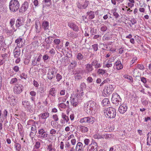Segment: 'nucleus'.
Returning <instances> with one entry per match:
<instances>
[{"label": "nucleus", "instance_id": "nucleus-18", "mask_svg": "<svg viewBox=\"0 0 151 151\" xmlns=\"http://www.w3.org/2000/svg\"><path fill=\"white\" fill-rule=\"evenodd\" d=\"M24 22L22 20V17H19L16 20L15 25L18 28L20 26L23 25Z\"/></svg>", "mask_w": 151, "mask_h": 151}, {"label": "nucleus", "instance_id": "nucleus-60", "mask_svg": "<svg viewBox=\"0 0 151 151\" xmlns=\"http://www.w3.org/2000/svg\"><path fill=\"white\" fill-rule=\"evenodd\" d=\"M104 92H106V93L107 94H111V91L109 89V88L108 87H107V88H105L104 89Z\"/></svg>", "mask_w": 151, "mask_h": 151}, {"label": "nucleus", "instance_id": "nucleus-47", "mask_svg": "<svg viewBox=\"0 0 151 151\" xmlns=\"http://www.w3.org/2000/svg\"><path fill=\"white\" fill-rule=\"evenodd\" d=\"M54 42L55 45L58 46L60 42V40L59 39H55L54 40Z\"/></svg>", "mask_w": 151, "mask_h": 151}, {"label": "nucleus", "instance_id": "nucleus-28", "mask_svg": "<svg viewBox=\"0 0 151 151\" xmlns=\"http://www.w3.org/2000/svg\"><path fill=\"white\" fill-rule=\"evenodd\" d=\"M49 115L48 112H45L40 114L39 116L42 119H46L49 117Z\"/></svg>", "mask_w": 151, "mask_h": 151}, {"label": "nucleus", "instance_id": "nucleus-27", "mask_svg": "<svg viewBox=\"0 0 151 151\" xmlns=\"http://www.w3.org/2000/svg\"><path fill=\"white\" fill-rule=\"evenodd\" d=\"M14 53L15 58H18L20 55V50L19 49H17L16 47L14 51Z\"/></svg>", "mask_w": 151, "mask_h": 151}, {"label": "nucleus", "instance_id": "nucleus-22", "mask_svg": "<svg viewBox=\"0 0 151 151\" xmlns=\"http://www.w3.org/2000/svg\"><path fill=\"white\" fill-rule=\"evenodd\" d=\"M93 70V68L91 64H88L86 65V72L88 74L90 73V72Z\"/></svg>", "mask_w": 151, "mask_h": 151}, {"label": "nucleus", "instance_id": "nucleus-64", "mask_svg": "<svg viewBox=\"0 0 151 151\" xmlns=\"http://www.w3.org/2000/svg\"><path fill=\"white\" fill-rule=\"evenodd\" d=\"M56 132V131L54 129H52L50 131V134L53 135L55 134Z\"/></svg>", "mask_w": 151, "mask_h": 151}, {"label": "nucleus", "instance_id": "nucleus-6", "mask_svg": "<svg viewBox=\"0 0 151 151\" xmlns=\"http://www.w3.org/2000/svg\"><path fill=\"white\" fill-rule=\"evenodd\" d=\"M111 100L112 103L116 104L117 106L118 104H119V103L121 104L122 100L119 95H112Z\"/></svg>", "mask_w": 151, "mask_h": 151}, {"label": "nucleus", "instance_id": "nucleus-61", "mask_svg": "<svg viewBox=\"0 0 151 151\" xmlns=\"http://www.w3.org/2000/svg\"><path fill=\"white\" fill-rule=\"evenodd\" d=\"M137 68H138L141 70L144 69V66L143 65L139 64L137 65Z\"/></svg>", "mask_w": 151, "mask_h": 151}, {"label": "nucleus", "instance_id": "nucleus-26", "mask_svg": "<svg viewBox=\"0 0 151 151\" xmlns=\"http://www.w3.org/2000/svg\"><path fill=\"white\" fill-rule=\"evenodd\" d=\"M43 3H45V5L43 6L42 9L43 10H44V8L46 6H49L51 4V0H44L42 1Z\"/></svg>", "mask_w": 151, "mask_h": 151}, {"label": "nucleus", "instance_id": "nucleus-43", "mask_svg": "<svg viewBox=\"0 0 151 151\" xmlns=\"http://www.w3.org/2000/svg\"><path fill=\"white\" fill-rule=\"evenodd\" d=\"M97 72L99 74L103 75L105 73L106 71L101 69H99L98 70Z\"/></svg>", "mask_w": 151, "mask_h": 151}, {"label": "nucleus", "instance_id": "nucleus-58", "mask_svg": "<svg viewBox=\"0 0 151 151\" xmlns=\"http://www.w3.org/2000/svg\"><path fill=\"white\" fill-rule=\"evenodd\" d=\"M98 45L97 44H95L92 45L93 50L95 51H96L98 50Z\"/></svg>", "mask_w": 151, "mask_h": 151}, {"label": "nucleus", "instance_id": "nucleus-3", "mask_svg": "<svg viewBox=\"0 0 151 151\" xmlns=\"http://www.w3.org/2000/svg\"><path fill=\"white\" fill-rule=\"evenodd\" d=\"M95 119L94 118L91 116L85 117L80 119L79 122L84 125L87 123L92 124L93 123Z\"/></svg>", "mask_w": 151, "mask_h": 151}, {"label": "nucleus", "instance_id": "nucleus-8", "mask_svg": "<svg viewBox=\"0 0 151 151\" xmlns=\"http://www.w3.org/2000/svg\"><path fill=\"white\" fill-rule=\"evenodd\" d=\"M39 137L43 139L46 138L47 137V134L46 133L45 130L43 128L40 129L38 131Z\"/></svg>", "mask_w": 151, "mask_h": 151}, {"label": "nucleus", "instance_id": "nucleus-44", "mask_svg": "<svg viewBox=\"0 0 151 151\" xmlns=\"http://www.w3.org/2000/svg\"><path fill=\"white\" fill-rule=\"evenodd\" d=\"M37 62H38V61H37V60H36L35 58L34 59L32 60V64L33 66H35L36 65L38 66L39 65V64H37Z\"/></svg>", "mask_w": 151, "mask_h": 151}, {"label": "nucleus", "instance_id": "nucleus-33", "mask_svg": "<svg viewBox=\"0 0 151 151\" xmlns=\"http://www.w3.org/2000/svg\"><path fill=\"white\" fill-rule=\"evenodd\" d=\"M15 143V144H14V147L16 149V150L17 151H20L21 149V145L18 143Z\"/></svg>", "mask_w": 151, "mask_h": 151}, {"label": "nucleus", "instance_id": "nucleus-54", "mask_svg": "<svg viewBox=\"0 0 151 151\" xmlns=\"http://www.w3.org/2000/svg\"><path fill=\"white\" fill-rule=\"evenodd\" d=\"M147 145H151V138L147 137Z\"/></svg>", "mask_w": 151, "mask_h": 151}, {"label": "nucleus", "instance_id": "nucleus-10", "mask_svg": "<svg viewBox=\"0 0 151 151\" xmlns=\"http://www.w3.org/2000/svg\"><path fill=\"white\" fill-rule=\"evenodd\" d=\"M29 4L27 1H25L22 5V6L19 9V12L23 13L26 11L27 9Z\"/></svg>", "mask_w": 151, "mask_h": 151}, {"label": "nucleus", "instance_id": "nucleus-29", "mask_svg": "<svg viewBox=\"0 0 151 151\" xmlns=\"http://www.w3.org/2000/svg\"><path fill=\"white\" fill-rule=\"evenodd\" d=\"M109 103V100L107 98H105L102 100L101 104L103 106H107Z\"/></svg>", "mask_w": 151, "mask_h": 151}, {"label": "nucleus", "instance_id": "nucleus-25", "mask_svg": "<svg viewBox=\"0 0 151 151\" xmlns=\"http://www.w3.org/2000/svg\"><path fill=\"white\" fill-rule=\"evenodd\" d=\"M83 146V145L81 142H79L78 143L76 147V151H79L82 150Z\"/></svg>", "mask_w": 151, "mask_h": 151}, {"label": "nucleus", "instance_id": "nucleus-31", "mask_svg": "<svg viewBox=\"0 0 151 151\" xmlns=\"http://www.w3.org/2000/svg\"><path fill=\"white\" fill-rule=\"evenodd\" d=\"M42 27L46 30L48 29L49 27V23L47 21H44L42 23Z\"/></svg>", "mask_w": 151, "mask_h": 151}, {"label": "nucleus", "instance_id": "nucleus-39", "mask_svg": "<svg viewBox=\"0 0 151 151\" xmlns=\"http://www.w3.org/2000/svg\"><path fill=\"white\" fill-rule=\"evenodd\" d=\"M83 55L81 53H79L77 54L76 58L78 60H81L83 58Z\"/></svg>", "mask_w": 151, "mask_h": 151}, {"label": "nucleus", "instance_id": "nucleus-5", "mask_svg": "<svg viewBox=\"0 0 151 151\" xmlns=\"http://www.w3.org/2000/svg\"><path fill=\"white\" fill-rule=\"evenodd\" d=\"M22 104L23 107L26 110L30 113H32L33 111V108L30 105V103L27 101H22Z\"/></svg>", "mask_w": 151, "mask_h": 151}, {"label": "nucleus", "instance_id": "nucleus-49", "mask_svg": "<svg viewBox=\"0 0 151 151\" xmlns=\"http://www.w3.org/2000/svg\"><path fill=\"white\" fill-rule=\"evenodd\" d=\"M109 61L110 60L108 61V63H107L105 65V67L109 68L112 66V64L111 63H110V62H109Z\"/></svg>", "mask_w": 151, "mask_h": 151}, {"label": "nucleus", "instance_id": "nucleus-55", "mask_svg": "<svg viewBox=\"0 0 151 151\" xmlns=\"http://www.w3.org/2000/svg\"><path fill=\"white\" fill-rule=\"evenodd\" d=\"M125 78L127 79V81L129 82H130L131 83L133 82V78L131 76H128L127 77H125Z\"/></svg>", "mask_w": 151, "mask_h": 151}, {"label": "nucleus", "instance_id": "nucleus-35", "mask_svg": "<svg viewBox=\"0 0 151 151\" xmlns=\"http://www.w3.org/2000/svg\"><path fill=\"white\" fill-rule=\"evenodd\" d=\"M8 99H9V101H12V102H13V101H14L13 103L14 104L15 103H16L17 100L12 95L11 96H9L8 97Z\"/></svg>", "mask_w": 151, "mask_h": 151}, {"label": "nucleus", "instance_id": "nucleus-50", "mask_svg": "<svg viewBox=\"0 0 151 151\" xmlns=\"http://www.w3.org/2000/svg\"><path fill=\"white\" fill-rule=\"evenodd\" d=\"M20 77L21 79H24L26 80L27 78V76L25 73H23L21 75Z\"/></svg>", "mask_w": 151, "mask_h": 151}, {"label": "nucleus", "instance_id": "nucleus-62", "mask_svg": "<svg viewBox=\"0 0 151 151\" xmlns=\"http://www.w3.org/2000/svg\"><path fill=\"white\" fill-rule=\"evenodd\" d=\"M142 104L144 106H146L148 104V102L147 101L142 99Z\"/></svg>", "mask_w": 151, "mask_h": 151}, {"label": "nucleus", "instance_id": "nucleus-56", "mask_svg": "<svg viewBox=\"0 0 151 151\" xmlns=\"http://www.w3.org/2000/svg\"><path fill=\"white\" fill-rule=\"evenodd\" d=\"M20 125V127H19V124H18V129H19V132L20 134L22 133L23 131V127L20 124H19Z\"/></svg>", "mask_w": 151, "mask_h": 151}, {"label": "nucleus", "instance_id": "nucleus-1", "mask_svg": "<svg viewBox=\"0 0 151 151\" xmlns=\"http://www.w3.org/2000/svg\"><path fill=\"white\" fill-rule=\"evenodd\" d=\"M104 112L106 117L109 118H115L116 114L115 109L112 107H110L104 110Z\"/></svg>", "mask_w": 151, "mask_h": 151}, {"label": "nucleus", "instance_id": "nucleus-24", "mask_svg": "<svg viewBox=\"0 0 151 151\" xmlns=\"http://www.w3.org/2000/svg\"><path fill=\"white\" fill-rule=\"evenodd\" d=\"M80 131L83 133L87 132L88 131V128L87 127L83 125L79 126Z\"/></svg>", "mask_w": 151, "mask_h": 151}, {"label": "nucleus", "instance_id": "nucleus-40", "mask_svg": "<svg viewBox=\"0 0 151 151\" xmlns=\"http://www.w3.org/2000/svg\"><path fill=\"white\" fill-rule=\"evenodd\" d=\"M88 1H85L84 2V4L80 8L81 9H85L86 8L88 5Z\"/></svg>", "mask_w": 151, "mask_h": 151}, {"label": "nucleus", "instance_id": "nucleus-63", "mask_svg": "<svg viewBox=\"0 0 151 151\" xmlns=\"http://www.w3.org/2000/svg\"><path fill=\"white\" fill-rule=\"evenodd\" d=\"M13 69L15 72H17L19 71V68L18 66H15L14 67Z\"/></svg>", "mask_w": 151, "mask_h": 151}, {"label": "nucleus", "instance_id": "nucleus-32", "mask_svg": "<svg viewBox=\"0 0 151 151\" xmlns=\"http://www.w3.org/2000/svg\"><path fill=\"white\" fill-rule=\"evenodd\" d=\"M35 28L36 29V31L37 32H39V31L37 32L38 29L39 27H40V21L39 20H36L35 21Z\"/></svg>", "mask_w": 151, "mask_h": 151}, {"label": "nucleus", "instance_id": "nucleus-17", "mask_svg": "<svg viewBox=\"0 0 151 151\" xmlns=\"http://www.w3.org/2000/svg\"><path fill=\"white\" fill-rule=\"evenodd\" d=\"M17 43V46L19 47H21L25 45V42H23L22 39L21 37H19L15 41Z\"/></svg>", "mask_w": 151, "mask_h": 151}, {"label": "nucleus", "instance_id": "nucleus-13", "mask_svg": "<svg viewBox=\"0 0 151 151\" xmlns=\"http://www.w3.org/2000/svg\"><path fill=\"white\" fill-rule=\"evenodd\" d=\"M56 72L55 71V70L53 69H50L48 70L47 73V78L48 79L51 80L55 76V74Z\"/></svg>", "mask_w": 151, "mask_h": 151}, {"label": "nucleus", "instance_id": "nucleus-45", "mask_svg": "<svg viewBox=\"0 0 151 151\" xmlns=\"http://www.w3.org/2000/svg\"><path fill=\"white\" fill-rule=\"evenodd\" d=\"M8 112L5 109L3 111V116L4 119H6L7 118V115Z\"/></svg>", "mask_w": 151, "mask_h": 151}, {"label": "nucleus", "instance_id": "nucleus-38", "mask_svg": "<svg viewBox=\"0 0 151 151\" xmlns=\"http://www.w3.org/2000/svg\"><path fill=\"white\" fill-rule=\"evenodd\" d=\"M17 79L16 78H12L10 82L11 84H14L17 83Z\"/></svg>", "mask_w": 151, "mask_h": 151}, {"label": "nucleus", "instance_id": "nucleus-42", "mask_svg": "<svg viewBox=\"0 0 151 151\" xmlns=\"http://www.w3.org/2000/svg\"><path fill=\"white\" fill-rule=\"evenodd\" d=\"M56 78L58 82L62 78V76L59 73H57L56 75Z\"/></svg>", "mask_w": 151, "mask_h": 151}, {"label": "nucleus", "instance_id": "nucleus-9", "mask_svg": "<svg viewBox=\"0 0 151 151\" xmlns=\"http://www.w3.org/2000/svg\"><path fill=\"white\" fill-rule=\"evenodd\" d=\"M61 116L62 119H60V122L62 124H65L69 121V119L68 117L64 113H62Z\"/></svg>", "mask_w": 151, "mask_h": 151}, {"label": "nucleus", "instance_id": "nucleus-52", "mask_svg": "<svg viewBox=\"0 0 151 151\" xmlns=\"http://www.w3.org/2000/svg\"><path fill=\"white\" fill-rule=\"evenodd\" d=\"M36 132L31 131L30 133V137L32 139L34 138L36 134Z\"/></svg>", "mask_w": 151, "mask_h": 151}, {"label": "nucleus", "instance_id": "nucleus-59", "mask_svg": "<svg viewBox=\"0 0 151 151\" xmlns=\"http://www.w3.org/2000/svg\"><path fill=\"white\" fill-rule=\"evenodd\" d=\"M84 144L86 145H88L90 142V140L88 139H85L84 140Z\"/></svg>", "mask_w": 151, "mask_h": 151}, {"label": "nucleus", "instance_id": "nucleus-30", "mask_svg": "<svg viewBox=\"0 0 151 151\" xmlns=\"http://www.w3.org/2000/svg\"><path fill=\"white\" fill-rule=\"evenodd\" d=\"M52 37L51 36H49L47 37L45 40V42L48 44H51L52 40Z\"/></svg>", "mask_w": 151, "mask_h": 151}, {"label": "nucleus", "instance_id": "nucleus-4", "mask_svg": "<svg viewBox=\"0 0 151 151\" xmlns=\"http://www.w3.org/2000/svg\"><path fill=\"white\" fill-rule=\"evenodd\" d=\"M95 103L93 101H90L85 104L84 106L88 111L93 110L95 108Z\"/></svg>", "mask_w": 151, "mask_h": 151}, {"label": "nucleus", "instance_id": "nucleus-41", "mask_svg": "<svg viewBox=\"0 0 151 151\" xmlns=\"http://www.w3.org/2000/svg\"><path fill=\"white\" fill-rule=\"evenodd\" d=\"M116 9H114L112 10V12L113 13V14L114 16L116 18H117L119 17V14L117 12H116Z\"/></svg>", "mask_w": 151, "mask_h": 151}, {"label": "nucleus", "instance_id": "nucleus-14", "mask_svg": "<svg viewBox=\"0 0 151 151\" xmlns=\"http://www.w3.org/2000/svg\"><path fill=\"white\" fill-rule=\"evenodd\" d=\"M68 26L71 28L74 31L77 32L79 30L78 27L74 23L72 22H69L68 23Z\"/></svg>", "mask_w": 151, "mask_h": 151}, {"label": "nucleus", "instance_id": "nucleus-34", "mask_svg": "<svg viewBox=\"0 0 151 151\" xmlns=\"http://www.w3.org/2000/svg\"><path fill=\"white\" fill-rule=\"evenodd\" d=\"M75 77L76 80H81L82 78V74L80 73H77L75 74Z\"/></svg>", "mask_w": 151, "mask_h": 151}, {"label": "nucleus", "instance_id": "nucleus-46", "mask_svg": "<svg viewBox=\"0 0 151 151\" xmlns=\"http://www.w3.org/2000/svg\"><path fill=\"white\" fill-rule=\"evenodd\" d=\"M6 33L7 35H10L13 34L14 32L12 30H6Z\"/></svg>", "mask_w": 151, "mask_h": 151}, {"label": "nucleus", "instance_id": "nucleus-11", "mask_svg": "<svg viewBox=\"0 0 151 151\" xmlns=\"http://www.w3.org/2000/svg\"><path fill=\"white\" fill-rule=\"evenodd\" d=\"M23 86L20 84H16L14 88V91L15 93L19 94L22 91Z\"/></svg>", "mask_w": 151, "mask_h": 151}, {"label": "nucleus", "instance_id": "nucleus-48", "mask_svg": "<svg viewBox=\"0 0 151 151\" xmlns=\"http://www.w3.org/2000/svg\"><path fill=\"white\" fill-rule=\"evenodd\" d=\"M102 40L104 41L106 40H110V38L108 35L105 34L102 37Z\"/></svg>", "mask_w": 151, "mask_h": 151}, {"label": "nucleus", "instance_id": "nucleus-7", "mask_svg": "<svg viewBox=\"0 0 151 151\" xmlns=\"http://www.w3.org/2000/svg\"><path fill=\"white\" fill-rule=\"evenodd\" d=\"M97 144L94 141H92L88 147L87 151H97Z\"/></svg>", "mask_w": 151, "mask_h": 151}, {"label": "nucleus", "instance_id": "nucleus-15", "mask_svg": "<svg viewBox=\"0 0 151 151\" xmlns=\"http://www.w3.org/2000/svg\"><path fill=\"white\" fill-rule=\"evenodd\" d=\"M80 95H77L73 98L71 101V103L73 106L76 107L78 103V98Z\"/></svg>", "mask_w": 151, "mask_h": 151}, {"label": "nucleus", "instance_id": "nucleus-37", "mask_svg": "<svg viewBox=\"0 0 151 151\" xmlns=\"http://www.w3.org/2000/svg\"><path fill=\"white\" fill-rule=\"evenodd\" d=\"M104 137L103 135H101L99 134L94 135L93 136L94 138L95 139H103Z\"/></svg>", "mask_w": 151, "mask_h": 151}, {"label": "nucleus", "instance_id": "nucleus-20", "mask_svg": "<svg viewBox=\"0 0 151 151\" xmlns=\"http://www.w3.org/2000/svg\"><path fill=\"white\" fill-rule=\"evenodd\" d=\"M114 65L116 69L119 70L122 69L123 68V65L120 61L118 60L115 63Z\"/></svg>", "mask_w": 151, "mask_h": 151}, {"label": "nucleus", "instance_id": "nucleus-2", "mask_svg": "<svg viewBox=\"0 0 151 151\" xmlns=\"http://www.w3.org/2000/svg\"><path fill=\"white\" fill-rule=\"evenodd\" d=\"M19 2L17 0H11L9 5L10 11L13 12L17 11L19 8Z\"/></svg>", "mask_w": 151, "mask_h": 151}, {"label": "nucleus", "instance_id": "nucleus-23", "mask_svg": "<svg viewBox=\"0 0 151 151\" xmlns=\"http://www.w3.org/2000/svg\"><path fill=\"white\" fill-rule=\"evenodd\" d=\"M91 65L94 66L95 68H98L101 67V65L99 63L98 61L96 60H94L92 62Z\"/></svg>", "mask_w": 151, "mask_h": 151}, {"label": "nucleus", "instance_id": "nucleus-12", "mask_svg": "<svg viewBox=\"0 0 151 151\" xmlns=\"http://www.w3.org/2000/svg\"><path fill=\"white\" fill-rule=\"evenodd\" d=\"M35 122L33 120L31 119L28 121L27 124V125H30L31 124H33L31 126V130L32 131L37 132V127L35 125Z\"/></svg>", "mask_w": 151, "mask_h": 151}, {"label": "nucleus", "instance_id": "nucleus-57", "mask_svg": "<svg viewBox=\"0 0 151 151\" xmlns=\"http://www.w3.org/2000/svg\"><path fill=\"white\" fill-rule=\"evenodd\" d=\"M49 56L47 54L44 55L43 56V60L44 62L48 59Z\"/></svg>", "mask_w": 151, "mask_h": 151}, {"label": "nucleus", "instance_id": "nucleus-51", "mask_svg": "<svg viewBox=\"0 0 151 151\" xmlns=\"http://www.w3.org/2000/svg\"><path fill=\"white\" fill-rule=\"evenodd\" d=\"M55 90L54 88H52L50 89L49 92V94H54L56 93Z\"/></svg>", "mask_w": 151, "mask_h": 151}, {"label": "nucleus", "instance_id": "nucleus-21", "mask_svg": "<svg viewBox=\"0 0 151 151\" xmlns=\"http://www.w3.org/2000/svg\"><path fill=\"white\" fill-rule=\"evenodd\" d=\"M86 17L89 20L93 19L95 17L94 12L91 11H88L86 13Z\"/></svg>", "mask_w": 151, "mask_h": 151}, {"label": "nucleus", "instance_id": "nucleus-36", "mask_svg": "<svg viewBox=\"0 0 151 151\" xmlns=\"http://www.w3.org/2000/svg\"><path fill=\"white\" fill-rule=\"evenodd\" d=\"M100 31L102 32H105L107 29V27L105 25H101L100 27Z\"/></svg>", "mask_w": 151, "mask_h": 151}, {"label": "nucleus", "instance_id": "nucleus-16", "mask_svg": "<svg viewBox=\"0 0 151 151\" xmlns=\"http://www.w3.org/2000/svg\"><path fill=\"white\" fill-rule=\"evenodd\" d=\"M127 109V106L126 105L123 104L120 105L118 111L121 114L125 113Z\"/></svg>", "mask_w": 151, "mask_h": 151}, {"label": "nucleus", "instance_id": "nucleus-53", "mask_svg": "<svg viewBox=\"0 0 151 151\" xmlns=\"http://www.w3.org/2000/svg\"><path fill=\"white\" fill-rule=\"evenodd\" d=\"M59 108H60L62 109H65L66 107V106L65 104L63 103H61L58 106Z\"/></svg>", "mask_w": 151, "mask_h": 151}, {"label": "nucleus", "instance_id": "nucleus-19", "mask_svg": "<svg viewBox=\"0 0 151 151\" xmlns=\"http://www.w3.org/2000/svg\"><path fill=\"white\" fill-rule=\"evenodd\" d=\"M86 88V84L84 83H82L80 85V89L77 90V94H82L83 93V88Z\"/></svg>", "mask_w": 151, "mask_h": 151}]
</instances>
